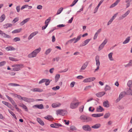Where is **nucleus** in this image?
<instances>
[{
  "label": "nucleus",
  "instance_id": "obj_1",
  "mask_svg": "<svg viewBox=\"0 0 132 132\" xmlns=\"http://www.w3.org/2000/svg\"><path fill=\"white\" fill-rule=\"evenodd\" d=\"M79 119L81 121L85 122H89L92 120V119L91 118L84 115L81 116Z\"/></svg>",
  "mask_w": 132,
  "mask_h": 132
},
{
  "label": "nucleus",
  "instance_id": "obj_2",
  "mask_svg": "<svg viewBox=\"0 0 132 132\" xmlns=\"http://www.w3.org/2000/svg\"><path fill=\"white\" fill-rule=\"evenodd\" d=\"M79 103L77 100H73L70 104V108L71 109L77 108L79 105Z\"/></svg>",
  "mask_w": 132,
  "mask_h": 132
},
{
  "label": "nucleus",
  "instance_id": "obj_3",
  "mask_svg": "<svg viewBox=\"0 0 132 132\" xmlns=\"http://www.w3.org/2000/svg\"><path fill=\"white\" fill-rule=\"evenodd\" d=\"M81 35H80L79 36H78L77 38H76L75 37L74 38H73L70 39L69 40H68V42H67L66 44H68L69 43H71L73 41V43H75L77 42L78 41H79L80 39L81 38Z\"/></svg>",
  "mask_w": 132,
  "mask_h": 132
},
{
  "label": "nucleus",
  "instance_id": "obj_4",
  "mask_svg": "<svg viewBox=\"0 0 132 132\" xmlns=\"http://www.w3.org/2000/svg\"><path fill=\"white\" fill-rule=\"evenodd\" d=\"M12 67L14 68L12 69V71H17L20 70L21 68L23 67V65L22 64H16L12 65Z\"/></svg>",
  "mask_w": 132,
  "mask_h": 132
},
{
  "label": "nucleus",
  "instance_id": "obj_5",
  "mask_svg": "<svg viewBox=\"0 0 132 132\" xmlns=\"http://www.w3.org/2000/svg\"><path fill=\"white\" fill-rule=\"evenodd\" d=\"M95 60L96 62V65L97 67L95 69L94 71V72L97 71L100 68L99 66L100 65V61L99 56L98 55L96 56L95 57Z\"/></svg>",
  "mask_w": 132,
  "mask_h": 132
},
{
  "label": "nucleus",
  "instance_id": "obj_6",
  "mask_svg": "<svg viewBox=\"0 0 132 132\" xmlns=\"http://www.w3.org/2000/svg\"><path fill=\"white\" fill-rule=\"evenodd\" d=\"M67 111L64 109H59L56 111V114L64 116L67 113Z\"/></svg>",
  "mask_w": 132,
  "mask_h": 132
},
{
  "label": "nucleus",
  "instance_id": "obj_7",
  "mask_svg": "<svg viewBox=\"0 0 132 132\" xmlns=\"http://www.w3.org/2000/svg\"><path fill=\"white\" fill-rule=\"evenodd\" d=\"M108 40L106 39H105L103 43L99 46L98 48V50L100 51L103 49L105 45L107 43Z\"/></svg>",
  "mask_w": 132,
  "mask_h": 132
},
{
  "label": "nucleus",
  "instance_id": "obj_8",
  "mask_svg": "<svg viewBox=\"0 0 132 132\" xmlns=\"http://www.w3.org/2000/svg\"><path fill=\"white\" fill-rule=\"evenodd\" d=\"M96 79L94 77H89L84 79L83 82L84 83H88Z\"/></svg>",
  "mask_w": 132,
  "mask_h": 132
},
{
  "label": "nucleus",
  "instance_id": "obj_9",
  "mask_svg": "<svg viewBox=\"0 0 132 132\" xmlns=\"http://www.w3.org/2000/svg\"><path fill=\"white\" fill-rule=\"evenodd\" d=\"M83 130L86 131H90L91 130V127L88 125H86L82 127Z\"/></svg>",
  "mask_w": 132,
  "mask_h": 132
},
{
  "label": "nucleus",
  "instance_id": "obj_10",
  "mask_svg": "<svg viewBox=\"0 0 132 132\" xmlns=\"http://www.w3.org/2000/svg\"><path fill=\"white\" fill-rule=\"evenodd\" d=\"M88 61H86L85 62L80 68V71H82L85 70L88 66Z\"/></svg>",
  "mask_w": 132,
  "mask_h": 132
},
{
  "label": "nucleus",
  "instance_id": "obj_11",
  "mask_svg": "<svg viewBox=\"0 0 132 132\" xmlns=\"http://www.w3.org/2000/svg\"><path fill=\"white\" fill-rule=\"evenodd\" d=\"M130 11L129 10H127L124 14L122 15L119 18L120 20H122L126 17L130 13Z\"/></svg>",
  "mask_w": 132,
  "mask_h": 132
},
{
  "label": "nucleus",
  "instance_id": "obj_12",
  "mask_svg": "<svg viewBox=\"0 0 132 132\" xmlns=\"http://www.w3.org/2000/svg\"><path fill=\"white\" fill-rule=\"evenodd\" d=\"M61 105V104L60 103L57 102L53 103L51 106L53 108H56L60 107Z\"/></svg>",
  "mask_w": 132,
  "mask_h": 132
},
{
  "label": "nucleus",
  "instance_id": "obj_13",
  "mask_svg": "<svg viewBox=\"0 0 132 132\" xmlns=\"http://www.w3.org/2000/svg\"><path fill=\"white\" fill-rule=\"evenodd\" d=\"M51 126L53 128H58L59 127H62V125L60 123H55L51 125Z\"/></svg>",
  "mask_w": 132,
  "mask_h": 132
},
{
  "label": "nucleus",
  "instance_id": "obj_14",
  "mask_svg": "<svg viewBox=\"0 0 132 132\" xmlns=\"http://www.w3.org/2000/svg\"><path fill=\"white\" fill-rule=\"evenodd\" d=\"M41 48L40 47L35 50L34 51V57H36L37 54L40 51Z\"/></svg>",
  "mask_w": 132,
  "mask_h": 132
},
{
  "label": "nucleus",
  "instance_id": "obj_15",
  "mask_svg": "<svg viewBox=\"0 0 132 132\" xmlns=\"http://www.w3.org/2000/svg\"><path fill=\"white\" fill-rule=\"evenodd\" d=\"M90 40V39H88L85 40L80 45V46H83L86 45L88 44Z\"/></svg>",
  "mask_w": 132,
  "mask_h": 132
},
{
  "label": "nucleus",
  "instance_id": "obj_16",
  "mask_svg": "<svg viewBox=\"0 0 132 132\" xmlns=\"http://www.w3.org/2000/svg\"><path fill=\"white\" fill-rule=\"evenodd\" d=\"M105 94V92H102L97 93L96 94V95L97 97H100L104 95Z\"/></svg>",
  "mask_w": 132,
  "mask_h": 132
},
{
  "label": "nucleus",
  "instance_id": "obj_17",
  "mask_svg": "<svg viewBox=\"0 0 132 132\" xmlns=\"http://www.w3.org/2000/svg\"><path fill=\"white\" fill-rule=\"evenodd\" d=\"M103 113H99L96 114H94L92 115V116L94 117H98L103 116Z\"/></svg>",
  "mask_w": 132,
  "mask_h": 132
},
{
  "label": "nucleus",
  "instance_id": "obj_18",
  "mask_svg": "<svg viewBox=\"0 0 132 132\" xmlns=\"http://www.w3.org/2000/svg\"><path fill=\"white\" fill-rule=\"evenodd\" d=\"M2 103L9 108H11L12 107V105L9 102H7L5 101H2Z\"/></svg>",
  "mask_w": 132,
  "mask_h": 132
},
{
  "label": "nucleus",
  "instance_id": "obj_19",
  "mask_svg": "<svg viewBox=\"0 0 132 132\" xmlns=\"http://www.w3.org/2000/svg\"><path fill=\"white\" fill-rule=\"evenodd\" d=\"M30 19V18H27L24 20H23V21H22L21 22H20V26H23V25L24 24L26 23L27 22H28V21H29V20Z\"/></svg>",
  "mask_w": 132,
  "mask_h": 132
},
{
  "label": "nucleus",
  "instance_id": "obj_20",
  "mask_svg": "<svg viewBox=\"0 0 132 132\" xmlns=\"http://www.w3.org/2000/svg\"><path fill=\"white\" fill-rule=\"evenodd\" d=\"M103 2V1L102 0H101V1H100V2H99V4H98V5L97 6V7L94 10V13H95L97 12L99 7L101 5V4Z\"/></svg>",
  "mask_w": 132,
  "mask_h": 132
},
{
  "label": "nucleus",
  "instance_id": "obj_21",
  "mask_svg": "<svg viewBox=\"0 0 132 132\" xmlns=\"http://www.w3.org/2000/svg\"><path fill=\"white\" fill-rule=\"evenodd\" d=\"M101 124L99 123H97L92 126V128L94 129H98L101 127Z\"/></svg>",
  "mask_w": 132,
  "mask_h": 132
},
{
  "label": "nucleus",
  "instance_id": "obj_22",
  "mask_svg": "<svg viewBox=\"0 0 132 132\" xmlns=\"http://www.w3.org/2000/svg\"><path fill=\"white\" fill-rule=\"evenodd\" d=\"M34 106L40 109H43L44 108V105L42 104H41L40 105H35Z\"/></svg>",
  "mask_w": 132,
  "mask_h": 132
},
{
  "label": "nucleus",
  "instance_id": "obj_23",
  "mask_svg": "<svg viewBox=\"0 0 132 132\" xmlns=\"http://www.w3.org/2000/svg\"><path fill=\"white\" fill-rule=\"evenodd\" d=\"M77 128L74 126L72 125L70 126L69 128V131H73L77 130Z\"/></svg>",
  "mask_w": 132,
  "mask_h": 132
},
{
  "label": "nucleus",
  "instance_id": "obj_24",
  "mask_svg": "<svg viewBox=\"0 0 132 132\" xmlns=\"http://www.w3.org/2000/svg\"><path fill=\"white\" fill-rule=\"evenodd\" d=\"M104 110L103 108L100 106H99L96 108V111L98 112H102Z\"/></svg>",
  "mask_w": 132,
  "mask_h": 132
},
{
  "label": "nucleus",
  "instance_id": "obj_25",
  "mask_svg": "<svg viewBox=\"0 0 132 132\" xmlns=\"http://www.w3.org/2000/svg\"><path fill=\"white\" fill-rule=\"evenodd\" d=\"M38 122L41 125L43 126L44 125V123L43 121L40 118H38L37 119Z\"/></svg>",
  "mask_w": 132,
  "mask_h": 132
},
{
  "label": "nucleus",
  "instance_id": "obj_26",
  "mask_svg": "<svg viewBox=\"0 0 132 132\" xmlns=\"http://www.w3.org/2000/svg\"><path fill=\"white\" fill-rule=\"evenodd\" d=\"M6 50L7 51H13L15 50V49L12 46H10L7 47L6 48Z\"/></svg>",
  "mask_w": 132,
  "mask_h": 132
},
{
  "label": "nucleus",
  "instance_id": "obj_27",
  "mask_svg": "<svg viewBox=\"0 0 132 132\" xmlns=\"http://www.w3.org/2000/svg\"><path fill=\"white\" fill-rule=\"evenodd\" d=\"M113 53L111 52L109 53L108 55L109 59L110 61H113L114 60V59L112 57Z\"/></svg>",
  "mask_w": 132,
  "mask_h": 132
},
{
  "label": "nucleus",
  "instance_id": "obj_28",
  "mask_svg": "<svg viewBox=\"0 0 132 132\" xmlns=\"http://www.w3.org/2000/svg\"><path fill=\"white\" fill-rule=\"evenodd\" d=\"M22 29L21 28L15 30L12 32V34L18 33L20 32L21 31Z\"/></svg>",
  "mask_w": 132,
  "mask_h": 132
},
{
  "label": "nucleus",
  "instance_id": "obj_29",
  "mask_svg": "<svg viewBox=\"0 0 132 132\" xmlns=\"http://www.w3.org/2000/svg\"><path fill=\"white\" fill-rule=\"evenodd\" d=\"M44 118L50 121L52 120H53V118L52 116L50 115H48L44 117Z\"/></svg>",
  "mask_w": 132,
  "mask_h": 132
},
{
  "label": "nucleus",
  "instance_id": "obj_30",
  "mask_svg": "<svg viewBox=\"0 0 132 132\" xmlns=\"http://www.w3.org/2000/svg\"><path fill=\"white\" fill-rule=\"evenodd\" d=\"M126 94V92H121L119 96V97L121 99H122L125 96V95Z\"/></svg>",
  "mask_w": 132,
  "mask_h": 132
},
{
  "label": "nucleus",
  "instance_id": "obj_31",
  "mask_svg": "<svg viewBox=\"0 0 132 132\" xmlns=\"http://www.w3.org/2000/svg\"><path fill=\"white\" fill-rule=\"evenodd\" d=\"M130 37H128L123 42V44H126L128 43L130 40Z\"/></svg>",
  "mask_w": 132,
  "mask_h": 132
},
{
  "label": "nucleus",
  "instance_id": "obj_32",
  "mask_svg": "<svg viewBox=\"0 0 132 132\" xmlns=\"http://www.w3.org/2000/svg\"><path fill=\"white\" fill-rule=\"evenodd\" d=\"M60 77V75L59 74H57L55 75V82H57Z\"/></svg>",
  "mask_w": 132,
  "mask_h": 132
},
{
  "label": "nucleus",
  "instance_id": "obj_33",
  "mask_svg": "<svg viewBox=\"0 0 132 132\" xmlns=\"http://www.w3.org/2000/svg\"><path fill=\"white\" fill-rule=\"evenodd\" d=\"M126 94L128 95H132V90L130 88L128 89L127 91Z\"/></svg>",
  "mask_w": 132,
  "mask_h": 132
},
{
  "label": "nucleus",
  "instance_id": "obj_34",
  "mask_svg": "<svg viewBox=\"0 0 132 132\" xmlns=\"http://www.w3.org/2000/svg\"><path fill=\"white\" fill-rule=\"evenodd\" d=\"M111 89V87L108 85H106L105 87L104 90L105 91L110 90Z\"/></svg>",
  "mask_w": 132,
  "mask_h": 132
},
{
  "label": "nucleus",
  "instance_id": "obj_35",
  "mask_svg": "<svg viewBox=\"0 0 132 132\" xmlns=\"http://www.w3.org/2000/svg\"><path fill=\"white\" fill-rule=\"evenodd\" d=\"M8 110L9 113L13 117L16 119H17V118L13 112L9 109Z\"/></svg>",
  "mask_w": 132,
  "mask_h": 132
},
{
  "label": "nucleus",
  "instance_id": "obj_36",
  "mask_svg": "<svg viewBox=\"0 0 132 132\" xmlns=\"http://www.w3.org/2000/svg\"><path fill=\"white\" fill-rule=\"evenodd\" d=\"M12 26V24L11 23H6L4 25V28H7L8 27H11Z\"/></svg>",
  "mask_w": 132,
  "mask_h": 132
},
{
  "label": "nucleus",
  "instance_id": "obj_37",
  "mask_svg": "<svg viewBox=\"0 0 132 132\" xmlns=\"http://www.w3.org/2000/svg\"><path fill=\"white\" fill-rule=\"evenodd\" d=\"M5 17L4 14L2 15L0 17V22H3L4 20Z\"/></svg>",
  "mask_w": 132,
  "mask_h": 132
},
{
  "label": "nucleus",
  "instance_id": "obj_38",
  "mask_svg": "<svg viewBox=\"0 0 132 132\" xmlns=\"http://www.w3.org/2000/svg\"><path fill=\"white\" fill-rule=\"evenodd\" d=\"M43 91L42 89L39 88H34V91L41 92Z\"/></svg>",
  "mask_w": 132,
  "mask_h": 132
},
{
  "label": "nucleus",
  "instance_id": "obj_39",
  "mask_svg": "<svg viewBox=\"0 0 132 132\" xmlns=\"http://www.w3.org/2000/svg\"><path fill=\"white\" fill-rule=\"evenodd\" d=\"M103 106L105 107L108 108L109 107V105L108 101H104L103 102Z\"/></svg>",
  "mask_w": 132,
  "mask_h": 132
},
{
  "label": "nucleus",
  "instance_id": "obj_40",
  "mask_svg": "<svg viewBox=\"0 0 132 132\" xmlns=\"http://www.w3.org/2000/svg\"><path fill=\"white\" fill-rule=\"evenodd\" d=\"M63 10V8L62 7H61L59 8L57 11L56 13L57 15H58L60 14L61 12Z\"/></svg>",
  "mask_w": 132,
  "mask_h": 132
},
{
  "label": "nucleus",
  "instance_id": "obj_41",
  "mask_svg": "<svg viewBox=\"0 0 132 132\" xmlns=\"http://www.w3.org/2000/svg\"><path fill=\"white\" fill-rule=\"evenodd\" d=\"M22 100L26 102H30V99L26 97H22Z\"/></svg>",
  "mask_w": 132,
  "mask_h": 132
},
{
  "label": "nucleus",
  "instance_id": "obj_42",
  "mask_svg": "<svg viewBox=\"0 0 132 132\" xmlns=\"http://www.w3.org/2000/svg\"><path fill=\"white\" fill-rule=\"evenodd\" d=\"M8 85L11 86H20V85L19 84L14 83H9L8 84Z\"/></svg>",
  "mask_w": 132,
  "mask_h": 132
},
{
  "label": "nucleus",
  "instance_id": "obj_43",
  "mask_svg": "<svg viewBox=\"0 0 132 132\" xmlns=\"http://www.w3.org/2000/svg\"><path fill=\"white\" fill-rule=\"evenodd\" d=\"M91 87V86L90 85L87 86L84 88V90L85 91H86L90 89Z\"/></svg>",
  "mask_w": 132,
  "mask_h": 132
},
{
  "label": "nucleus",
  "instance_id": "obj_44",
  "mask_svg": "<svg viewBox=\"0 0 132 132\" xmlns=\"http://www.w3.org/2000/svg\"><path fill=\"white\" fill-rule=\"evenodd\" d=\"M9 59L10 60L13 61H16L18 60H17L16 59L14 58L11 57H9Z\"/></svg>",
  "mask_w": 132,
  "mask_h": 132
},
{
  "label": "nucleus",
  "instance_id": "obj_45",
  "mask_svg": "<svg viewBox=\"0 0 132 132\" xmlns=\"http://www.w3.org/2000/svg\"><path fill=\"white\" fill-rule=\"evenodd\" d=\"M127 85L129 87H130L132 86V81L130 80L127 83Z\"/></svg>",
  "mask_w": 132,
  "mask_h": 132
},
{
  "label": "nucleus",
  "instance_id": "obj_46",
  "mask_svg": "<svg viewBox=\"0 0 132 132\" xmlns=\"http://www.w3.org/2000/svg\"><path fill=\"white\" fill-rule=\"evenodd\" d=\"M110 115V114L109 113H106L104 116V118H108Z\"/></svg>",
  "mask_w": 132,
  "mask_h": 132
},
{
  "label": "nucleus",
  "instance_id": "obj_47",
  "mask_svg": "<svg viewBox=\"0 0 132 132\" xmlns=\"http://www.w3.org/2000/svg\"><path fill=\"white\" fill-rule=\"evenodd\" d=\"M84 106L83 105H82L80 106L79 108V111L80 112H82L83 111V109Z\"/></svg>",
  "mask_w": 132,
  "mask_h": 132
},
{
  "label": "nucleus",
  "instance_id": "obj_48",
  "mask_svg": "<svg viewBox=\"0 0 132 132\" xmlns=\"http://www.w3.org/2000/svg\"><path fill=\"white\" fill-rule=\"evenodd\" d=\"M20 38L19 37H15L14 38L13 40V41L15 42L20 41Z\"/></svg>",
  "mask_w": 132,
  "mask_h": 132
},
{
  "label": "nucleus",
  "instance_id": "obj_49",
  "mask_svg": "<svg viewBox=\"0 0 132 132\" xmlns=\"http://www.w3.org/2000/svg\"><path fill=\"white\" fill-rule=\"evenodd\" d=\"M51 50V49L50 48L47 49L46 51L45 54L46 55L48 54L50 52Z\"/></svg>",
  "mask_w": 132,
  "mask_h": 132
},
{
  "label": "nucleus",
  "instance_id": "obj_50",
  "mask_svg": "<svg viewBox=\"0 0 132 132\" xmlns=\"http://www.w3.org/2000/svg\"><path fill=\"white\" fill-rule=\"evenodd\" d=\"M78 1V0H75L70 5V6L72 7L73 6L77 3Z\"/></svg>",
  "mask_w": 132,
  "mask_h": 132
},
{
  "label": "nucleus",
  "instance_id": "obj_51",
  "mask_svg": "<svg viewBox=\"0 0 132 132\" xmlns=\"http://www.w3.org/2000/svg\"><path fill=\"white\" fill-rule=\"evenodd\" d=\"M51 18L49 17L48 19L46 20L45 22V24H48V23L50 21Z\"/></svg>",
  "mask_w": 132,
  "mask_h": 132
},
{
  "label": "nucleus",
  "instance_id": "obj_52",
  "mask_svg": "<svg viewBox=\"0 0 132 132\" xmlns=\"http://www.w3.org/2000/svg\"><path fill=\"white\" fill-rule=\"evenodd\" d=\"M60 88V87L59 86H57L56 87H54L52 88V89L54 90H56L59 89Z\"/></svg>",
  "mask_w": 132,
  "mask_h": 132
},
{
  "label": "nucleus",
  "instance_id": "obj_53",
  "mask_svg": "<svg viewBox=\"0 0 132 132\" xmlns=\"http://www.w3.org/2000/svg\"><path fill=\"white\" fill-rule=\"evenodd\" d=\"M5 96L7 99L10 101L11 102L13 101V100L12 98L10 97L8 95H6Z\"/></svg>",
  "mask_w": 132,
  "mask_h": 132
},
{
  "label": "nucleus",
  "instance_id": "obj_54",
  "mask_svg": "<svg viewBox=\"0 0 132 132\" xmlns=\"http://www.w3.org/2000/svg\"><path fill=\"white\" fill-rule=\"evenodd\" d=\"M94 109H95L94 108L91 106L89 107L88 110L89 111L91 112H93L94 111Z\"/></svg>",
  "mask_w": 132,
  "mask_h": 132
},
{
  "label": "nucleus",
  "instance_id": "obj_55",
  "mask_svg": "<svg viewBox=\"0 0 132 132\" xmlns=\"http://www.w3.org/2000/svg\"><path fill=\"white\" fill-rule=\"evenodd\" d=\"M46 80V79H43L40 80L39 82V84H40L42 83L43 82H45Z\"/></svg>",
  "mask_w": 132,
  "mask_h": 132
},
{
  "label": "nucleus",
  "instance_id": "obj_56",
  "mask_svg": "<svg viewBox=\"0 0 132 132\" xmlns=\"http://www.w3.org/2000/svg\"><path fill=\"white\" fill-rule=\"evenodd\" d=\"M75 84V82L74 81H72L71 83L70 84V87L71 88L74 87V85Z\"/></svg>",
  "mask_w": 132,
  "mask_h": 132
},
{
  "label": "nucleus",
  "instance_id": "obj_57",
  "mask_svg": "<svg viewBox=\"0 0 132 132\" xmlns=\"http://www.w3.org/2000/svg\"><path fill=\"white\" fill-rule=\"evenodd\" d=\"M117 4H118L115 2L114 3L111 5L110 7H113L116 6Z\"/></svg>",
  "mask_w": 132,
  "mask_h": 132
},
{
  "label": "nucleus",
  "instance_id": "obj_58",
  "mask_svg": "<svg viewBox=\"0 0 132 132\" xmlns=\"http://www.w3.org/2000/svg\"><path fill=\"white\" fill-rule=\"evenodd\" d=\"M6 62L5 61H3L0 62V67H1L2 66L4 65L5 64Z\"/></svg>",
  "mask_w": 132,
  "mask_h": 132
},
{
  "label": "nucleus",
  "instance_id": "obj_59",
  "mask_svg": "<svg viewBox=\"0 0 132 132\" xmlns=\"http://www.w3.org/2000/svg\"><path fill=\"white\" fill-rule=\"evenodd\" d=\"M54 68H52L50 69L49 70V72L51 73H53L54 71Z\"/></svg>",
  "mask_w": 132,
  "mask_h": 132
},
{
  "label": "nucleus",
  "instance_id": "obj_60",
  "mask_svg": "<svg viewBox=\"0 0 132 132\" xmlns=\"http://www.w3.org/2000/svg\"><path fill=\"white\" fill-rule=\"evenodd\" d=\"M64 122H65V124L67 125H69V120H68L67 121L66 120H64Z\"/></svg>",
  "mask_w": 132,
  "mask_h": 132
},
{
  "label": "nucleus",
  "instance_id": "obj_61",
  "mask_svg": "<svg viewBox=\"0 0 132 132\" xmlns=\"http://www.w3.org/2000/svg\"><path fill=\"white\" fill-rule=\"evenodd\" d=\"M77 78L78 79H81L84 78V77L80 75L77 77Z\"/></svg>",
  "mask_w": 132,
  "mask_h": 132
},
{
  "label": "nucleus",
  "instance_id": "obj_62",
  "mask_svg": "<svg viewBox=\"0 0 132 132\" xmlns=\"http://www.w3.org/2000/svg\"><path fill=\"white\" fill-rule=\"evenodd\" d=\"M18 20L19 19L18 18H16L13 20V22L14 23L18 21Z\"/></svg>",
  "mask_w": 132,
  "mask_h": 132
},
{
  "label": "nucleus",
  "instance_id": "obj_63",
  "mask_svg": "<svg viewBox=\"0 0 132 132\" xmlns=\"http://www.w3.org/2000/svg\"><path fill=\"white\" fill-rule=\"evenodd\" d=\"M33 37V33H32L28 37V39L30 40Z\"/></svg>",
  "mask_w": 132,
  "mask_h": 132
},
{
  "label": "nucleus",
  "instance_id": "obj_64",
  "mask_svg": "<svg viewBox=\"0 0 132 132\" xmlns=\"http://www.w3.org/2000/svg\"><path fill=\"white\" fill-rule=\"evenodd\" d=\"M28 56L30 58L33 57V52L29 54L28 55Z\"/></svg>",
  "mask_w": 132,
  "mask_h": 132
}]
</instances>
